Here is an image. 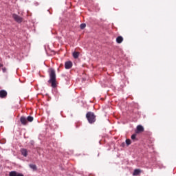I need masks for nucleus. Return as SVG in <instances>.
I'll use <instances>...</instances> for the list:
<instances>
[{"mask_svg":"<svg viewBox=\"0 0 176 176\" xmlns=\"http://www.w3.org/2000/svg\"><path fill=\"white\" fill-rule=\"evenodd\" d=\"M117 43H122L123 42V37L121 36H119L116 38Z\"/></svg>","mask_w":176,"mask_h":176,"instance_id":"obj_10","label":"nucleus"},{"mask_svg":"<svg viewBox=\"0 0 176 176\" xmlns=\"http://www.w3.org/2000/svg\"><path fill=\"white\" fill-rule=\"evenodd\" d=\"M21 153L23 156L27 157L28 156V150L27 148H22L21 149Z\"/></svg>","mask_w":176,"mask_h":176,"instance_id":"obj_9","label":"nucleus"},{"mask_svg":"<svg viewBox=\"0 0 176 176\" xmlns=\"http://www.w3.org/2000/svg\"><path fill=\"white\" fill-rule=\"evenodd\" d=\"M136 134H140V133H144V126L142 125H138L135 131Z\"/></svg>","mask_w":176,"mask_h":176,"instance_id":"obj_5","label":"nucleus"},{"mask_svg":"<svg viewBox=\"0 0 176 176\" xmlns=\"http://www.w3.org/2000/svg\"><path fill=\"white\" fill-rule=\"evenodd\" d=\"M80 28H81V30H83V29L86 28V24L85 23H82L80 25Z\"/></svg>","mask_w":176,"mask_h":176,"instance_id":"obj_17","label":"nucleus"},{"mask_svg":"<svg viewBox=\"0 0 176 176\" xmlns=\"http://www.w3.org/2000/svg\"><path fill=\"white\" fill-rule=\"evenodd\" d=\"M131 140H133V141H135L137 140V134H133L131 137Z\"/></svg>","mask_w":176,"mask_h":176,"instance_id":"obj_15","label":"nucleus"},{"mask_svg":"<svg viewBox=\"0 0 176 176\" xmlns=\"http://www.w3.org/2000/svg\"><path fill=\"white\" fill-rule=\"evenodd\" d=\"M3 72H6V68H3Z\"/></svg>","mask_w":176,"mask_h":176,"instance_id":"obj_18","label":"nucleus"},{"mask_svg":"<svg viewBox=\"0 0 176 176\" xmlns=\"http://www.w3.org/2000/svg\"><path fill=\"white\" fill-rule=\"evenodd\" d=\"M29 167L32 168V170H34V171H36V170H38V168H36V165L35 164H30Z\"/></svg>","mask_w":176,"mask_h":176,"instance_id":"obj_12","label":"nucleus"},{"mask_svg":"<svg viewBox=\"0 0 176 176\" xmlns=\"http://www.w3.org/2000/svg\"><path fill=\"white\" fill-rule=\"evenodd\" d=\"M27 121L28 122H34V117L31 116H28V118H26Z\"/></svg>","mask_w":176,"mask_h":176,"instance_id":"obj_13","label":"nucleus"},{"mask_svg":"<svg viewBox=\"0 0 176 176\" xmlns=\"http://www.w3.org/2000/svg\"><path fill=\"white\" fill-rule=\"evenodd\" d=\"M20 121L23 126H27V123H28V122L27 121V118H25V116H21L20 118Z\"/></svg>","mask_w":176,"mask_h":176,"instance_id":"obj_4","label":"nucleus"},{"mask_svg":"<svg viewBox=\"0 0 176 176\" xmlns=\"http://www.w3.org/2000/svg\"><path fill=\"white\" fill-rule=\"evenodd\" d=\"M1 67H3V65L0 63V68H1Z\"/></svg>","mask_w":176,"mask_h":176,"instance_id":"obj_19","label":"nucleus"},{"mask_svg":"<svg viewBox=\"0 0 176 176\" xmlns=\"http://www.w3.org/2000/svg\"><path fill=\"white\" fill-rule=\"evenodd\" d=\"M50 78L48 82L51 83L52 87H56L57 83L56 80V71H54V69H50Z\"/></svg>","mask_w":176,"mask_h":176,"instance_id":"obj_1","label":"nucleus"},{"mask_svg":"<svg viewBox=\"0 0 176 176\" xmlns=\"http://www.w3.org/2000/svg\"><path fill=\"white\" fill-rule=\"evenodd\" d=\"M141 174V170L140 169H135L133 171V175H140Z\"/></svg>","mask_w":176,"mask_h":176,"instance_id":"obj_11","label":"nucleus"},{"mask_svg":"<svg viewBox=\"0 0 176 176\" xmlns=\"http://www.w3.org/2000/svg\"><path fill=\"white\" fill-rule=\"evenodd\" d=\"M86 118L89 122V123H90L91 124H93V123H94L96 120V114H94V113H93L91 111H89L87 113Z\"/></svg>","mask_w":176,"mask_h":176,"instance_id":"obj_2","label":"nucleus"},{"mask_svg":"<svg viewBox=\"0 0 176 176\" xmlns=\"http://www.w3.org/2000/svg\"><path fill=\"white\" fill-rule=\"evenodd\" d=\"M126 144L129 146V145L131 144V140L130 139H126Z\"/></svg>","mask_w":176,"mask_h":176,"instance_id":"obj_16","label":"nucleus"},{"mask_svg":"<svg viewBox=\"0 0 176 176\" xmlns=\"http://www.w3.org/2000/svg\"><path fill=\"white\" fill-rule=\"evenodd\" d=\"M12 18L14 19V21L17 22L19 24L23 23V17L17 15L16 14H13Z\"/></svg>","mask_w":176,"mask_h":176,"instance_id":"obj_3","label":"nucleus"},{"mask_svg":"<svg viewBox=\"0 0 176 176\" xmlns=\"http://www.w3.org/2000/svg\"><path fill=\"white\" fill-rule=\"evenodd\" d=\"M8 96V92L5 90L0 91V98H6Z\"/></svg>","mask_w":176,"mask_h":176,"instance_id":"obj_7","label":"nucleus"},{"mask_svg":"<svg viewBox=\"0 0 176 176\" xmlns=\"http://www.w3.org/2000/svg\"><path fill=\"white\" fill-rule=\"evenodd\" d=\"M79 52H74V53H73V57H74V58H78V57H79Z\"/></svg>","mask_w":176,"mask_h":176,"instance_id":"obj_14","label":"nucleus"},{"mask_svg":"<svg viewBox=\"0 0 176 176\" xmlns=\"http://www.w3.org/2000/svg\"><path fill=\"white\" fill-rule=\"evenodd\" d=\"M65 69H71V68H72V61L65 62Z\"/></svg>","mask_w":176,"mask_h":176,"instance_id":"obj_6","label":"nucleus"},{"mask_svg":"<svg viewBox=\"0 0 176 176\" xmlns=\"http://www.w3.org/2000/svg\"><path fill=\"white\" fill-rule=\"evenodd\" d=\"M9 176H24V175L19 173L16 171H11L9 173Z\"/></svg>","mask_w":176,"mask_h":176,"instance_id":"obj_8","label":"nucleus"}]
</instances>
